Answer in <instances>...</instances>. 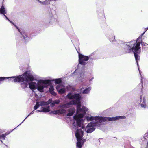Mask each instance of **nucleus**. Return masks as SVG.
<instances>
[{"mask_svg":"<svg viewBox=\"0 0 148 148\" xmlns=\"http://www.w3.org/2000/svg\"><path fill=\"white\" fill-rule=\"evenodd\" d=\"M66 97L70 99H73L74 100L67 103L60 105V107L62 108H70L71 105L77 104V114H79L74 116V118L77 121L78 125H81L82 123V120L80 119L84 116L86 112L88 111V108L84 106H82V108H81L80 102L81 96L79 94L69 92Z\"/></svg>","mask_w":148,"mask_h":148,"instance_id":"1","label":"nucleus"},{"mask_svg":"<svg viewBox=\"0 0 148 148\" xmlns=\"http://www.w3.org/2000/svg\"><path fill=\"white\" fill-rule=\"evenodd\" d=\"M139 39V38L137 39L136 42L135 40L132 41L124 45L125 51L126 53L133 52L138 69V62L139 60L140 56L137 54H139L141 52Z\"/></svg>","mask_w":148,"mask_h":148,"instance_id":"2","label":"nucleus"},{"mask_svg":"<svg viewBox=\"0 0 148 148\" xmlns=\"http://www.w3.org/2000/svg\"><path fill=\"white\" fill-rule=\"evenodd\" d=\"M10 78L12 82H20L24 81L25 80L26 81H33L34 79V77L29 71H27L24 73L23 75L17 77H0V83L1 82L4 80L5 79Z\"/></svg>","mask_w":148,"mask_h":148,"instance_id":"3","label":"nucleus"},{"mask_svg":"<svg viewBox=\"0 0 148 148\" xmlns=\"http://www.w3.org/2000/svg\"><path fill=\"white\" fill-rule=\"evenodd\" d=\"M50 80H40L37 83L34 82H31L29 84V87L31 90L37 88L38 90L41 92H44V88H47L51 84Z\"/></svg>","mask_w":148,"mask_h":148,"instance_id":"4","label":"nucleus"},{"mask_svg":"<svg viewBox=\"0 0 148 148\" xmlns=\"http://www.w3.org/2000/svg\"><path fill=\"white\" fill-rule=\"evenodd\" d=\"M86 118L87 121L95 120L94 122L102 123L106 121L107 120H108L109 121H113L121 119H125L126 117L125 116H120L113 117L104 118L99 116L94 117L91 115H88L86 116Z\"/></svg>","mask_w":148,"mask_h":148,"instance_id":"5","label":"nucleus"},{"mask_svg":"<svg viewBox=\"0 0 148 148\" xmlns=\"http://www.w3.org/2000/svg\"><path fill=\"white\" fill-rule=\"evenodd\" d=\"M6 12L5 10L4 7L3 6H2L0 9V13L3 14L4 15V16L5 17L6 19L8 20L12 24L14 25V26L18 30L20 33L23 36V38L25 40V41H27L29 40V38L27 36L25 32L24 31H23L21 30H20L18 29V27L16 25H14L12 21H11L9 19H8L7 16L5 15V14H6Z\"/></svg>","mask_w":148,"mask_h":148,"instance_id":"6","label":"nucleus"},{"mask_svg":"<svg viewBox=\"0 0 148 148\" xmlns=\"http://www.w3.org/2000/svg\"><path fill=\"white\" fill-rule=\"evenodd\" d=\"M83 116L80 119L82 120V123L81 125H78H78L80 127H81L83 129H85V130H95V128L94 127L98 126L101 125L102 123H100L98 122L92 121L89 123L86 127V128L84 127L83 125V120L82 119Z\"/></svg>","mask_w":148,"mask_h":148,"instance_id":"7","label":"nucleus"},{"mask_svg":"<svg viewBox=\"0 0 148 148\" xmlns=\"http://www.w3.org/2000/svg\"><path fill=\"white\" fill-rule=\"evenodd\" d=\"M83 134V132L82 130H77L75 133V136L77 138V142L76 146L78 148H82L81 141Z\"/></svg>","mask_w":148,"mask_h":148,"instance_id":"8","label":"nucleus"},{"mask_svg":"<svg viewBox=\"0 0 148 148\" xmlns=\"http://www.w3.org/2000/svg\"><path fill=\"white\" fill-rule=\"evenodd\" d=\"M79 53V64L83 65H84L86 64V62L89 59V58L87 56L83 55L78 52Z\"/></svg>","mask_w":148,"mask_h":148,"instance_id":"9","label":"nucleus"},{"mask_svg":"<svg viewBox=\"0 0 148 148\" xmlns=\"http://www.w3.org/2000/svg\"><path fill=\"white\" fill-rule=\"evenodd\" d=\"M140 101L139 103L141 107L143 108H145L147 106L146 103V99L145 97L140 96Z\"/></svg>","mask_w":148,"mask_h":148,"instance_id":"10","label":"nucleus"},{"mask_svg":"<svg viewBox=\"0 0 148 148\" xmlns=\"http://www.w3.org/2000/svg\"><path fill=\"white\" fill-rule=\"evenodd\" d=\"M62 87V85L60 84H58L56 87V89L58 93L60 94H62L66 91L65 89Z\"/></svg>","mask_w":148,"mask_h":148,"instance_id":"11","label":"nucleus"},{"mask_svg":"<svg viewBox=\"0 0 148 148\" xmlns=\"http://www.w3.org/2000/svg\"><path fill=\"white\" fill-rule=\"evenodd\" d=\"M84 88L83 87L82 85L79 88L80 90L82 92L83 94H88L90 93L91 90V87H89L82 91V89H84Z\"/></svg>","mask_w":148,"mask_h":148,"instance_id":"12","label":"nucleus"},{"mask_svg":"<svg viewBox=\"0 0 148 148\" xmlns=\"http://www.w3.org/2000/svg\"><path fill=\"white\" fill-rule=\"evenodd\" d=\"M75 111V109L74 107H72L68 110V113L67 114V116H72Z\"/></svg>","mask_w":148,"mask_h":148,"instance_id":"13","label":"nucleus"},{"mask_svg":"<svg viewBox=\"0 0 148 148\" xmlns=\"http://www.w3.org/2000/svg\"><path fill=\"white\" fill-rule=\"evenodd\" d=\"M40 3L44 5H47L49 4L51 1H53V0H37Z\"/></svg>","mask_w":148,"mask_h":148,"instance_id":"14","label":"nucleus"},{"mask_svg":"<svg viewBox=\"0 0 148 148\" xmlns=\"http://www.w3.org/2000/svg\"><path fill=\"white\" fill-rule=\"evenodd\" d=\"M50 111L49 106H46L42 107V108L41 111L43 112H49Z\"/></svg>","mask_w":148,"mask_h":148,"instance_id":"15","label":"nucleus"},{"mask_svg":"<svg viewBox=\"0 0 148 148\" xmlns=\"http://www.w3.org/2000/svg\"><path fill=\"white\" fill-rule=\"evenodd\" d=\"M79 78V80L82 82L84 80L86 77V74L85 73H81Z\"/></svg>","mask_w":148,"mask_h":148,"instance_id":"16","label":"nucleus"},{"mask_svg":"<svg viewBox=\"0 0 148 148\" xmlns=\"http://www.w3.org/2000/svg\"><path fill=\"white\" fill-rule=\"evenodd\" d=\"M49 91L50 93L54 96H56V93L54 91V88L53 86H50L49 88Z\"/></svg>","mask_w":148,"mask_h":148,"instance_id":"17","label":"nucleus"},{"mask_svg":"<svg viewBox=\"0 0 148 148\" xmlns=\"http://www.w3.org/2000/svg\"><path fill=\"white\" fill-rule=\"evenodd\" d=\"M21 87L23 89L26 88L27 86V82H22L21 84Z\"/></svg>","mask_w":148,"mask_h":148,"instance_id":"18","label":"nucleus"},{"mask_svg":"<svg viewBox=\"0 0 148 148\" xmlns=\"http://www.w3.org/2000/svg\"><path fill=\"white\" fill-rule=\"evenodd\" d=\"M56 111L58 113L62 114L65 113L66 112V111L65 109H62L58 110Z\"/></svg>","mask_w":148,"mask_h":148,"instance_id":"19","label":"nucleus"},{"mask_svg":"<svg viewBox=\"0 0 148 148\" xmlns=\"http://www.w3.org/2000/svg\"><path fill=\"white\" fill-rule=\"evenodd\" d=\"M142 47L143 48H148V44L144 42L142 43Z\"/></svg>","mask_w":148,"mask_h":148,"instance_id":"20","label":"nucleus"},{"mask_svg":"<svg viewBox=\"0 0 148 148\" xmlns=\"http://www.w3.org/2000/svg\"><path fill=\"white\" fill-rule=\"evenodd\" d=\"M55 82L56 84H58L61 82V79L60 78L57 79L55 80Z\"/></svg>","mask_w":148,"mask_h":148,"instance_id":"21","label":"nucleus"},{"mask_svg":"<svg viewBox=\"0 0 148 148\" xmlns=\"http://www.w3.org/2000/svg\"><path fill=\"white\" fill-rule=\"evenodd\" d=\"M39 102H37L36 105L34 107V110H36L40 106Z\"/></svg>","mask_w":148,"mask_h":148,"instance_id":"22","label":"nucleus"},{"mask_svg":"<svg viewBox=\"0 0 148 148\" xmlns=\"http://www.w3.org/2000/svg\"><path fill=\"white\" fill-rule=\"evenodd\" d=\"M40 105L42 106L43 105H47V102H45L44 101H41L39 102Z\"/></svg>","mask_w":148,"mask_h":148,"instance_id":"23","label":"nucleus"},{"mask_svg":"<svg viewBox=\"0 0 148 148\" xmlns=\"http://www.w3.org/2000/svg\"><path fill=\"white\" fill-rule=\"evenodd\" d=\"M109 40L111 42L114 41L115 40L114 36H113L111 38H110Z\"/></svg>","mask_w":148,"mask_h":148,"instance_id":"24","label":"nucleus"},{"mask_svg":"<svg viewBox=\"0 0 148 148\" xmlns=\"http://www.w3.org/2000/svg\"><path fill=\"white\" fill-rule=\"evenodd\" d=\"M7 135V134L6 133L2 134L1 136H0V138H2L3 139H4L5 137Z\"/></svg>","mask_w":148,"mask_h":148,"instance_id":"25","label":"nucleus"},{"mask_svg":"<svg viewBox=\"0 0 148 148\" xmlns=\"http://www.w3.org/2000/svg\"><path fill=\"white\" fill-rule=\"evenodd\" d=\"M55 104H58L60 102V101L59 100H57L54 101Z\"/></svg>","mask_w":148,"mask_h":148,"instance_id":"26","label":"nucleus"},{"mask_svg":"<svg viewBox=\"0 0 148 148\" xmlns=\"http://www.w3.org/2000/svg\"><path fill=\"white\" fill-rule=\"evenodd\" d=\"M52 99H49L48 102H47V105L49 104H50L52 102Z\"/></svg>","mask_w":148,"mask_h":148,"instance_id":"27","label":"nucleus"},{"mask_svg":"<svg viewBox=\"0 0 148 148\" xmlns=\"http://www.w3.org/2000/svg\"><path fill=\"white\" fill-rule=\"evenodd\" d=\"M50 104L51 106L52 107L54 106H55V103H54V101L53 102H52Z\"/></svg>","mask_w":148,"mask_h":148,"instance_id":"28","label":"nucleus"},{"mask_svg":"<svg viewBox=\"0 0 148 148\" xmlns=\"http://www.w3.org/2000/svg\"><path fill=\"white\" fill-rule=\"evenodd\" d=\"M34 111H32L27 116V117L23 121L27 118V117H28L30 115L32 114L33 113H34Z\"/></svg>","mask_w":148,"mask_h":148,"instance_id":"29","label":"nucleus"},{"mask_svg":"<svg viewBox=\"0 0 148 148\" xmlns=\"http://www.w3.org/2000/svg\"><path fill=\"white\" fill-rule=\"evenodd\" d=\"M93 130H87L86 132L87 133H90L93 132Z\"/></svg>","mask_w":148,"mask_h":148,"instance_id":"30","label":"nucleus"},{"mask_svg":"<svg viewBox=\"0 0 148 148\" xmlns=\"http://www.w3.org/2000/svg\"><path fill=\"white\" fill-rule=\"evenodd\" d=\"M142 79H143V78H142L141 80V84H140V85H141V86H142V83H143V82Z\"/></svg>","mask_w":148,"mask_h":148,"instance_id":"31","label":"nucleus"},{"mask_svg":"<svg viewBox=\"0 0 148 148\" xmlns=\"http://www.w3.org/2000/svg\"><path fill=\"white\" fill-rule=\"evenodd\" d=\"M94 78L93 77H92L91 79H89V81H91Z\"/></svg>","mask_w":148,"mask_h":148,"instance_id":"32","label":"nucleus"},{"mask_svg":"<svg viewBox=\"0 0 148 148\" xmlns=\"http://www.w3.org/2000/svg\"><path fill=\"white\" fill-rule=\"evenodd\" d=\"M145 148H148V142L147 143V145Z\"/></svg>","mask_w":148,"mask_h":148,"instance_id":"33","label":"nucleus"},{"mask_svg":"<svg viewBox=\"0 0 148 148\" xmlns=\"http://www.w3.org/2000/svg\"><path fill=\"white\" fill-rule=\"evenodd\" d=\"M146 32V30H145V31L143 33H142L141 34V36H143L144 34V33L145 32Z\"/></svg>","mask_w":148,"mask_h":148,"instance_id":"34","label":"nucleus"},{"mask_svg":"<svg viewBox=\"0 0 148 148\" xmlns=\"http://www.w3.org/2000/svg\"><path fill=\"white\" fill-rule=\"evenodd\" d=\"M36 111L38 112H43V111H41V110H37Z\"/></svg>","mask_w":148,"mask_h":148,"instance_id":"35","label":"nucleus"},{"mask_svg":"<svg viewBox=\"0 0 148 148\" xmlns=\"http://www.w3.org/2000/svg\"><path fill=\"white\" fill-rule=\"evenodd\" d=\"M146 29V30H146V31L147 30H148V27H147V28H146V29Z\"/></svg>","mask_w":148,"mask_h":148,"instance_id":"36","label":"nucleus"},{"mask_svg":"<svg viewBox=\"0 0 148 148\" xmlns=\"http://www.w3.org/2000/svg\"><path fill=\"white\" fill-rule=\"evenodd\" d=\"M86 140L85 139H84V140L83 141V142H84Z\"/></svg>","mask_w":148,"mask_h":148,"instance_id":"37","label":"nucleus"},{"mask_svg":"<svg viewBox=\"0 0 148 148\" xmlns=\"http://www.w3.org/2000/svg\"><path fill=\"white\" fill-rule=\"evenodd\" d=\"M139 73H140V75L141 74H140V70H139Z\"/></svg>","mask_w":148,"mask_h":148,"instance_id":"38","label":"nucleus"}]
</instances>
